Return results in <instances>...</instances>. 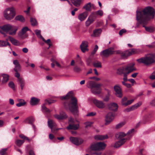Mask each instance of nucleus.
I'll return each mask as SVG.
<instances>
[{
  "instance_id": "nucleus-50",
  "label": "nucleus",
  "mask_w": 155,
  "mask_h": 155,
  "mask_svg": "<svg viewBox=\"0 0 155 155\" xmlns=\"http://www.w3.org/2000/svg\"><path fill=\"white\" fill-rule=\"evenodd\" d=\"M94 21L91 20L89 18H88L87 19L85 22V25L86 26H89Z\"/></svg>"
},
{
  "instance_id": "nucleus-7",
  "label": "nucleus",
  "mask_w": 155,
  "mask_h": 155,
  "mask_svg": "<svg viewBox=\"0 0 155 155\" xmlns=\"http://www.w3.org/2000/svg\"><path fill=\"white\" fill-rule=\"evenodd\" d=\"M48 127L51 129V131L52 132H54L55 130L57 131L59 129H61V128H56L57 126L56 123L54 120L49 119H48Z\"/></svg>"
},
{
  "instance_id": "nucleus-38",
  "label": "nucleus",
  "mask_w": 155,
  "mask_h": 155,
  "mask_svg": "<svg viewBox=\"0 0 155 155\" xmlns=\"http://www.w3.org/2000/svg\"><path fill=\"white\" fill-rule=\"evenodd\" d=\"M42 110L45 113L48 114L50 112V110L48 109L44 104L42 106Z\"/></svg>"
},
{
  "instance_id": "nucleus-21",
  "label": "nucleus",
  "mask_w": 155,
  "mask_h": 155,
  "mask_svg": "<svg viewBox=\"0 0 155 155\" xmlns=\"http://www.w3.org/2000/svg\"><path fill=\"white\" fill-rule=\"evenodd\" d=\"M108 107L110 110L116 111L117 110L118 106L116 103H113L109 104Z\"/></svg>"
},
{
  "instance_id": "nucleus-23",
  "label": "nucleus",
  "mask_w": 155,
  "mask_h": 155,
  "mask_svg": "<svg viewBox=\"0 0 155 155\" xmlns=\"http://www.w3.org/2000/svg\"><path fill=\"white\" fill-rule=\"evenodd\" d=\"M94 139L96 140H102L108 138L107 135H96L94 137Z\"/></svg>"
},
{
  "instance_id": "nucleus-51",
  "label": "nucleus",
  "mask_w": 155,
  "mask_h": 155,
  "mask_svg": "<svg viewBox=\"0 0 155 155\" xmlns=\"http://www.w3.org/2000/svg\"><path fill=\"white\" fill-rule=\"evenodd\" d=\"M96 14V15H99L101 16H102L103 14V12L101 10H99L97 11H96L94 13Z\"/></svg>"
},
{
  "instance_id": "nucleus-54",
  "label": "nucleus",
  "mask_w": 155,
  "mask_h": 155,
  "mask_svg": "<svg viewBox=\"0 0 155 155\" xmlns=\"http://www.w3.org/2000/svg\"><path fill=\"white\" fill-rule=\"evenodd\" d=\"M125 124V123L124 122H122L119 123L118 124H117L116 126V128L117 129H118L119 128H120L122 127L123 126H124Z\"/></svg>"
},
{
  "instance_id": "nucleus-45",
  "label": "nucleus",
  "mask_w": 155,
  "mask_h": 155,
  "mask_svg": "<svg viewBox=\"0 0 155 155\" xmlns=\"http://www.w3.org/2000/svg\"><path fill=\"white\" fill-rule=\"evenodd\" d=\"M24 142V140H17L15 142L16 144L18 147H20Z\"/></svg>"
},
{
  "instance_id": "nucleus-22",
  "label": "nucleus",
  "mask_w": 155,
  "mask_h": 155,
  "mask_svg": "<svg viewBox=\"0 0 155 155\" xmlns=\"http://www.w3.org/2000/svg\"><path fill=\"white\" fill-rule=\"evenodd\" d=\"M11 29H10L8 33L9 35H15L16 31L18 30L17 27L12 25Z\"/></svg>"
},
{
  "instance_id": "nucleus-4",
  "label": "nucleus",
  "mask_w": 155,
  "mask_h": 155,
  "mask_svg": "<svg viewBox=\"0 0 155 155\" xmlns=\"http://www.w3.org/2000/svg\"><path fill=\"white\" fill-rule=\"evenodd\" d=\"M15 13L12 8H8L4 12V16L7 20L12 19L15 16Z\"/></svg>"
},
{
  "instance_id": "nucleus-34",
  "label": "nucleus",
  "mask_w": 155,
  "mask_h": 155,
  "mask_svg": "<svg viewBox=\"0 0 155 155\" xmlns=\"http://www.w3.org/2000/svg\"><path fill=\"white\" fill-rule=\"evenodd\" d=\"M7 45L10 47V45L7 41L0 40V47H5Z\"/></svg>"
},
{
  "instance_id": "nucleus-1",
  "label": "nucleus",
  "mask_w": 155,
  "mask_h": 155,
  "mask_svg": "<svg viewBox=\"0 0 155 155\" xmlns=\"http://www.w3.org/2000/svg\"><path fill=\"white\" fill-rule=\"evenodd\" d=\"M155 11L154 8L147 6L143 10L136 12V19L140 24L145 25L150 18H154Z\"/></svg>"
},
{
  "instance_id": "nucleus-18",
  "label": "nucleus",
  "mask_w": 155,
  "mask_h": 155,
  "mask_svg": "<svg viewBox=\"0 0 155 155\" xmlns=\"http://www.w3.org/2000/svg\"><path fill=\"white\" fill-rule=\"evenodd\" d=\"M97 84L94 81H89L87 82V86L88 88L91 89V91L95 87H98L100 86V84Z\"/></svg>"
},
{
  "instance_id": "nucleus-31",
  "label": "nucleus",
  "mask_w": 155,
  "mask_h": 155,
  "mask_svg": "<svg viewBox=\"0 0 155 155\" xmlns=\"http://www.w3.org/2000/svg\"><path fill=\"white\" fill-rule=\"evenodd\" d=\"M130 55H131L130 53L129 50L122 52L121 54V57L124 58H127V57Z\"/></svg>"
},
{
  "instance_id": "nucleus-42",
  "label": "nucleus",
  "mask_w": 155,
  "mask_h": 155,
  "mask_svg": "<svg viewBox=\"0 0 155 155\" xmlns=\"http://www.w3.org/2000/svg\"><path fill=\"white\" fill-rule=\"evenodd\" d=\"M34 121V119L32 118H28L26 119L25 122V123L30 124H32Z\"/></svg>"
},
{
  "instance_id": "nucleus-62",
  "label": "nucleus",
  "mask_w": 155,
  "mask_h": 155,
  "mask_svg": "<svg viewBox=\"0 0 155 155\" xmlns=\"http://www.w3.org/2000/svg\"><path fill=\"white\" fill-rule=\"evenodd\" d=\"M126 31L125 29H123L120 30L119 32V34L120 35H122V34L125 32Z\"/></svg>"
},
{
  "instance_id": "nucleus-11",
  "label": "nucleus",
  "mask_w": 155,
  "mask_h": 155,
  "mask_svg": "<svg viewBox=\"0 0 155 155\" xmlns=\"http://www.w3.org/2000/svg\"><path fill=\"white\" fill-rule=\"evenodd\" d=\"M93 101L95 105L99 108L103 109L105 107V104L102 101L94 99Z\"/></svg>"
},
{
  "instance_id": "nucleus-2",
  "label": "nucleus",
  "mask_w": 155,
  "mask_h": 155,
  "mask_svg": "<svg viewBox=\"0 0 155 155\" xmlns=\"http://www.w3.org/2000/svg\"><path fill=\"white\" fill-rule=\"evenodd\" d=\"M72 92L70 91L66 96L60 97L61 100H66L71 98V102L68 103L67 101L64 103V106L66 109H69L73 114H76L78 111V106L77 101L76 98L72 96Z\"/></svg>"
},
{
  "instance_id": "nucleus-30",
  "label": "nucleus",
  "mask_w": 155,
  "mask_h": 155,
  "mask_svg": "<svg viewBox=\"0 0 155 155\" xmlns=\"http://www.w3.org/2000/svg\"><path fill=\"white\" fill-rule=\"evenodd\" d=\"M12 26L10 24L6 25L2 27L1 28L4 31L8 33Z\"/></svg>"
},
{
  "instance_id": "nucleus-15",
  "label": "nucleus",
  "mask_w": 155,
  "mask_h": 155,
  "mask_svg": "<svg viewBox=\"0 0 155 155\" xmlns=\"http://www.w3.org/2000/svg\"><path fill=\"white\" fill-rule=\"evenodd\" d=\"M100 84V86L98 87H95L94 88L91 90V92L96 95H98L101 93V87L102 86V84Z\"/></svg>"
},
{
  "instance_id": "nucleus-56",
  "label": "nucleus",
  "mask_w": 155,
  "mask_h": 155,
  "mask_svg": "<svg viewBox=\"0 0 155 155\" xmlns=\"http://www.w3.org/2000/svg\"><path fill=\"white\" fill-rule=\"evenodd\" d=\"M7 150V149H2L0 151V154L1 155H4L6 153V152Z\"/></svg>"
},
{
  "instance_id": "nucleus-3",
  "label": "nucleus",
  "mask_w": 155,
  "mask_h": 155,
  "mask_svg": "<svg viewBox=\"0 0 155 155\" xmlns=\"http://www.w3.org/2000/svg\"><path fill=\"white\" fill-rule=\"evenodd\" d=\"M137 61L146 66H150L155 63V56L152 54H147L144 57L137 59Z\"/></svg>"
},
{
  "instance_id": "nucleus-16",
  "label": "nucleus",
  "mask_w": 155,
  "mask_h": 155,
  "mask_svg": "<svg viewBox=\"0 0 155 155\" xmlns=\"http://www.w3.org/2000/svg\"><path fill=\"white\" fill-rule=\"evenodd\" d=\"M127 140V139H122L115 143L113 146L115 148H118L123 144Z\"/></svg>"
},
{
  "instance_id": "nucleus-44",
  "label": "nucleus",
  "mask_w": 155,
  "mask_h": 155,
  "mask_svg": "<svg viewBox=\"0 0 155 155\" xmlns=\"http://www.w3.org/2000/svg\"><path fill=\"white\" fill-rule=\"evenodd\" d=\"M96 17L97 16L96 15V14L94 13H92L88 18L94 21Z\"/></svg>"
},
{
  "instance_id": "nucleus-46",
  "label": "nucleus",
  "mask_w": 155,
  "mask_h": 155,
  "mask_svg": "<svg viewBox=\"0 0 155 155\" xmlns=\"http://www.w3.org/2000/svg\"><path fill=\"white\" fill-rule=\"evenodd\" d=\"M134 130V129H132L129 130L126 134L130 137H131L133 135Z\"/></svg>"
},
{
  "instance_id": "nucleus-47",
  "label": "nucleus",
  "mask_w": 155,
  "mask_h": 155,
  "mask_svg": "<svg viewBox=\"0 0 155 155\" xmlns=\"http://www.w3.org/2000/svg\"><path fill=\"white\" fill-rule=\"evenodd\" d=\"M35 32L37 37L39 38H43L41 34V31L38 30H35Z\"/></svg>"
},
{
  "instance_id": "nucleus-40",
  "label": "nucleus",
  "mask_w": 155,
  "mask_h": 155,
  "mask_svg": "<svg viewBox=\"0 0 155 155\" xmlns=\"http://www.w3.org/2000/svg\"><path fill=\"white\" fill-rule=\"evenodd\" d=\"M3 79L2 80L3 83H5L7 82L8 80L9 76L8 75L6 74H3L2 75Z\"/></svg>"
},
{
  "instance_id": "nucleus-12",
  "label": "nucleus",
  "mask_w": 155,
  "mask_h": 155,
  "mask_svg": "<svg viewBox=\"0 0 155 155\" xmlns=\"http://www.w3.org/2000/svg\"><path fill=\"white\" fill-rule=\"evenodd\" d=\"M54 117L58 120H61L67 118L68 116L66 114L63 112H61L59 114H55L54 115Z\"/></svg>"
},
{
  "instance_id": "nucleus-58",
  "label": "nucleus",
  "mask_w": 155,
  "mask_h": 155,
  "mask_svg": "<svg viewBox=\"0 0 155 155\" xmlns=\"http://www.w3.org/2000/svg\"><path fill=\"white\" fill-rule=\"evenodd\" d=\"M16 72V73H15V76L18 78V81L20 79H23L22 78H20V74L18 73V71Z\"/></svg>"
},
{
  "instance_id": "nucleus-29",
  "label": "nucleus",
  "mask_w": 155,
  "mask_h": 155,
  "mask_svg": "<svg viewBox=\"0 0 155 155\" xmlns=\"http://www.w3.org/2000/svg\"><path fill=\"white\" fill-rule=\"evenodd\" d=\"M126 135V134H124L123 132H120L117 134L115 135V137L117 139L120 140L122 139H124L123 137H125ZM127 139V140H129L130 139V138Z\"/></svg>"
},
{
  "instance_id": "nucleus-57",
  "label": "nucleus",
  "mask_w": 155,
  "mask_h": 155,
  "mask_svg": "<svg viewBox=\"0 0 155 155\" xmlns=\"http://www.w3.org/2000/svg\"><path fill=\"white\" fill-rule=\"evenodd\" d=\"M9 86L12 88V89H14L15 88V85L13 82H9L8 83Z\"/></svg>"
},
{
  "instance_id": "nucleus-10",
  "label": "nucleus",
  "mask_w": 155,
  "mask_h": 155,
  "mask_svg": "<svg viewBox=\"0 0 155 155\" xmlns=\"http://www.w3.org/2000/svg\"><path fill=\"white\" fill-rule=\"evenodd\" d=\"M71 141L73 144L76 145H79L82 144L83 142V140L81 139L76 137H71L70 138Z\"/></svg>"
},
{
  "instance_id": "nucleus-55",
  "label": "nucleus",
  "mask_w": 155,
  "mask_h": 155,
  "mask_svg": "<svg viewBox=\"0 0 155 155\" xmlns=\"http://www.w3.org/2000/svg\"><path fill=\"white\" fill-rule=\"evenodd\" d=\"M23 102H21L17 104L16 105V106L18 107H20L26 104V103L25 101L24 100H23Z\"/></svg>"
},
{
  "instance_id": "nucleus-25",
  "label": "nucleus",
  "mask_w": 155,
  "mask_h": 155,
  "mask_svg": "<svg viewBox=\"0 0 155 155\" xmlns=\"http://www.w3.org/2000/svg\"><path fill=\"white\" fill-rule=\"evenodd\" d=\"M79 125L78 124H70L67 127L68 130H76L79 128Z\"/></svg>"
},
{
  "instance_id": "nucleus-60",
  "label": "nucleus",
  "mask_w": 155,
  "mask_h": 155,
  "mask_svg": "<svg viewBox=\"0 0 155 155\" xmlns=\"http://www.w3.org/2000/svg\"><path fill=\"white\" fill-rule=\"evenodd\" d=\"M134 101V100L133 99L127 101L126 102L125 106H127L131 104Z\"/></svg>"
},
{
  "instance_id": "nucleus-14",
  "label": "nucleus",
  "mask_w": 155,
  "mask_h": 155,
  "mask_svg": "<svg viewBox=\"0 0 155 155\" xmlns=\"http://www.w3.org/2000/svg\"><path fill=\"white\" fill-rule=\"evenodd\" d=\"M142 104V102H139L136 104L130 107L127 108L124 110L125 112H129L132 110H133L140 106Z\"/></svg>"
},
{
  "instance_id": "nucleus-17",
  "label": "nucleus",
  "mask_w": 155,
  "mask_h": 155,
  "mask_svg": "<svg viewBox=\"0 0 155 155\" xmlns=\"http://www.w3.org/2000/svg\"><path fill=\"white\" fill-rule=\"evenodd\" d=\"M29 30L28 28L27 27H25L23 28L21 31H20L18 34V36L22 38H25L26 36L24 35L26 32Z\"/></svg>"
},
{
  "instance_id": "nucleus-52",
  "label": "nucleus",
  "mask_w": 155,
  "mask_h": 155,
  "mask_svg": "<svg viewBox=\"0 0 155 155\" xmlns=\"http://www.w3.org/2000/svg\"><path fill=\"white\" fill-rule=\"evenodd\" d=\"M30 21L31 25L33 26L36 25L37 24L36 21L34 18H31L30 19Z\"/></svg>"
},
{
  "instance_id": "nucleus-49",
  "label": "nucleus",
  "mask_w": 155,
  "mask_h": 155,
  "mask_svg": "<svg viewBox=\"0 0 155 155\" xmlns=\"http://www.w3.org/2000/svg\"><path fill=\"white\" fill-rule=\"evenodd\" d=\"M42 40L44 41L47 44H48L49 45V47L48 48H49L51 46V40L50 39H48L47 40H45V39L43 38H42Z\"/></svg>"
},
{
  "instance_id": "nucleus-48",
  "label": "nucleus",
  "mask_w": 155,
  "mask_h": 155,
  "mask_svg": "<svg viewBox=\"0 0 155 155\" xmlns=\"http://www.w3.org/2000/svg\"><path fill=\"white\" fill-rule=\"evenodd\" d=\"M93 124L92 122L87 121L84 123L85 125V127L86 128H88L91 127Z\"/></svg>"
},
{
  "instance_id": "nucleus-36",
  "label": "nucleus",
  "mask_w": 155,
  "mask_h": 155,
  "mask_svg": "<svg viewBox=\"0 0 155 155\" xmlns=\"http://www.w3.org/2000/svg\"><path fill=\"white\" fill-rule=\"evenodd\" d=\"M91 4L90 2H89L86 4L83 7V8L85 9L87 11H91Z\"/></svg>"
},
{
  "instance_id": "nucleus-63",
  "label": "nucleus",
  "mask_w": 155,
  "mask_h": 155,
  "mask_svg": "<svg viewBox=\"0 0 155 155\" xmlns=\"http://www.w3.org/2000/svg\"><path fill=\"white\" fill-rule=\"evenodd\" d=\"M96 114V113L94 112H90L89 113H88L86 116H94Z\"/></svg>"
},
{
  "instance_id": "nucleus-64",
  "label": "nucleus",
  "mask_w": 155,
  "mask_h": 155,
  "mask_svg": "<svg viewBox=\"0 0 155 155\" xmlns=\"http://www.w3.org/2000/svg\"><path fill=\"white\" fill-rule=\"evenodd\" d=\"M89 79H94L95 80L97 81H98L100 80V78H96L95 77H90L89 78Z\"/></svg>"
},
{
  "instance_id": "nucleus-32",
  "label": "nucleus",
  "mask_w": 155,
  "mask_h": 155,
  "mask_svg": "<svg viewBox=\"0 0 155 155\" xmlns=\"http://www.w3.org/2000/svg\"><path fill=\"white\" fill-rule=\"evenodd\" d=\"M130 53V55L134 54H139L142 53V51L139 49H132L129 50Z\"/></svg>"
},
{
  "instance_id": "nucleus-37",
  "label": "nucleus",
  "mask_w": 155,
  "mask_h": 155,
  "mask_svg": "<svg viewBox=\"0 0 155 155\" xmlns=\"http://www.w3.org/2000/svg\"><path fill=\"white\" fill-rule=\"evenodd\" d=\"M82 0H74L72 1V3L76 7L79 6Z\"/></svg>"
},
{
  "instance_id": "nucleus-43",
  "label": "nucleus",
  "mask_w": 155,
  "mask_h": 155,
  "mask_svg": "<svg viewBox=\"0 0 155 155\" xmlns=\"http://www.w3.org/2000/svg\"><path fill=\"white\" fill-rule=\"evenodd\" d=\"M20 84V86L21 87V90L23 89V88L25 85V82L24 80L22 79H20L18 81Z\"/></svg>"
},
{
  "instance_id": "nucleus-8",
  "label": "nucleus",
  "mask_w": 155,
  "mask_h": 155,
  "mask_svg": "<svg viewBox=\"0 0 155 155\" xmlns=\"http://www.w3.org/2000/svg\"><path fill=\"white\" fill-rule=\"evenodd\" d=\"M134 64L132 63L128 64L124 68L126 74H128L136 70V69L134 67Z\"/></svg>"
},
{
  "instance_id": "nucleus-9",
  "label": "nucleus",
  "mask_w": 155,
  "mask_h": 155,
  "mask_svg": "<svg viewBox=\"0 0 155 155\" xmlns=\"http://www.w3.org/2000/svg\"><path fill=\"white\" fill-rule=\"evenodd\" d=\"M114 115L112 113H108L106 117L105 125H107L109 124L114 119Z\"/></svg>"
},
{
  "instance_id": "nucleus-35",
  "label": "nucleus",
  "mask_w": 155,
  "mask_h": 155,
  "mask_svg": "<svg viewBox=\"0 0 155 155\" xmlns=\"http://www.w3.org/2000/svg\"><path fill=\"white\" fill-rule=\"evenodd\" d=\"M143 27L145 28V29L146 31L150 32H153L155 31V28L153 27L150 26L149 27H146L144 25Z\"/></svg>"
},
{
  "instance_id": "nucleus-53",
  "label": "nucleus",
  "mask_w": 155,
  "mask_h": 155,
  "mask_svg": "<svg viewBox=\"0 0 155 155\" xmlns=\"http://www.w3.org/2000/svg\"><path fill=\"white\" fill-rule=\"evenodd\" d=\"M127 98L126 97H124L121 100V103L122 105L125 106L127 101Z\"/></svg>"
},
{
  "instance_id": "nucleus-26",
  "label": "nucleus",
  "mask_w": 155,
  "mask_h": 155,
  "mask_svg": "<svg viewBox=\"0 0 155 155\" xmlns=\"http://www.w3.org/2000/svg\"><path fill=\"white\" fill-rule=\"evenodd\" d=\"M39 99L36 97H32L30 101V104L32 105H35L38 104Z\"/></svg>"
},
{
  "instance_id": "nucleus-19",
  "label": "nucleus",
  "mask_w": 155,
  "mask_h": 155,
  "mask_svg": "<svg viewBox=\"0 0 155 155\" xmlns=\"http://www.w3.org/2000/svg\"><path fill=\"white\" fill-rule=\"evenodd\" d=\"M88 45V42L86 41H83L80 45V47L82 51L85 52L88 50L87 48Z\"/></svg>"
},
{
  "instance_id": "nucleus-13",
  "label": "nucleus",
  "mask_w": 155,
  "mask_h": 155,
  "mask_svg": "<svg viewBox=\"0 0 155 155\" xmlns=\"http://www.w3.org/2000/svg\"><path fill=\"white\" fill-rule=\"evenodd\" d=\"M114 88L116 95L119 97H121L123 95L120 87L119 86L116 85L114 86Z\"/></svg>"
},
{
  "instance_id": "nucleus-39",
  "label": "nucleus",
  "mask_w": 155,
  "mask_h": 155,
  "mask_svg": "<svg viewBox=\"0 0 155 155\" xmlns=\"http://www.w3.org/2000/svg\"><path fill=\"white\" fill-rule=\"evenodd\" d=\"M15 19L19 21L22 22H24L25 21L24 17L21 15H19L16 16L15 18Z\"/></svg>"
},
{
  "instance_id": "nucleus-20",
  "label": "nucleus",
  "mask_w": 155,
  "mask_h": 155,
  "mask_svg": "<svg viewBox=\"0 0 155 155\" xmlns=\"http://www.w3.org/2000/svg\"><path fill=\"white\" fill-rule=\"evenodd\" d=\"M88 15V13L87 12H84L79 15L78 18L81 21H82L86 18Z\"/></svg>"
},
{
  "instance_id": "nucleus-28",
  "label": "nucleus",
  "mask_w": 155,
  "mask_h": 155,
  "mask_svg": "<svg viewBox=\"0 0 155 155\" xmlns=\"http://www.w3.org/2000/svg\"><path fill=\"white\" fill-rule=\"evenodd\" d=\"M101 31V29H96L94 31L93 34L91 35V36L92 37H97L100 35Z\"/></svg>"
},
{
  "instance_id": "nucleus-27",
  "label": "nucleus",
  "mask_w": 155,
  "mask_h": 155,
  "mask_svg": "<svg viewBox=\"0 0 155 155\" xmlns=\"http://www.w3.org/2000/svg\"><path fill=\"white\" fill-rule=\"evenodd\" d=\"M9 38L10 41L13 45L15 46H19L20 45V42L10 36L9 37Z\"/></svg>"
},
{
  "instance_id": "nucleus-59",
  "label": "nucleus",
  "mask_w": 155,
  "mask_h": 155,
  "mask_svg": "<svg viewBox=\"0 0 155 155\" xmlns=\"http://www.w3.org/2000/svg\"><path fill=\"white\" fill-rule=\"evenodd\" d=\"M150 78L151 80L155 79V71L151 74L150 77Z\"/></svg>"
},
{
  "instance_id": "nucleus-33",
  "label": "nucleus",
  "mask_w": 155,
  "mask_h": 155,
  "mask_svg": "<svg viewBox=\"0 0 155 155\" xmlns=\"http://www.w3.org/2000/svg\"><path fill=\"white\" fill-rule=\"evenodd\" d=\"M117 73L119 75H122L126 73L125 68L124 67H122L119 68L117 70Z\"/></svg>"
},
{
  "instance_id": "nucleus-5",
  "label": "nucleus",
  "mask_w": 155,
  "mask_h": 155,
  "mask_svg": "<svg viewBox=\"0 0 155 155\" xmlns=\"http://www.w3.org/2000/svg\"><path fill=\"white\" fill-rule=\"evenodd\" d=\"M106 146V144L104 143L99 142L91 144V148L94 150H101L104 149Z\"/></svg>"
},
{
  "instance_id": "nucleus-61",
  "label": "nucleus",
  "mask_w": 155,
  "mask_h": 155,
  "mask_svg": "<svg viewBox=\"0 0 155 155\" xmlns=\"http://www.w3.org/2000/svg\"><path fill=\"white\" fill-rule=\"evenodd\" d=\"M74 71L75 72H78L81 71V69L77 66H75L74 68Z\"/></svg>"
},
{
  "instance_id": "nucleus-41",
  "label": "nucleus",
  "mask_w": 155,
  "mask_h": 155,
  "mask_svg": "<svg viewBox=\"0 0 155 155\" xmlns=\"http://www.w3.org/2000/svg\"><path fill=\"white\" fill-rule=\"evenodd\" d=\"M94 66L96 68H101L102 67L101 63L99 61H96L93 63Z\"/></svg>"
},
{
  "instance_id": "nucleus-6",
  "label": "nucleus",
  "mask_w": 155,
  "mask_h": 155,
  "mask_svg": "<svg viewBox=\"0 0 155 155\" xmlns=\"http://www.w3.org/2000/svg\"><path fill=\"white\" fill-rule=\"evenodd\" d=\"M114 52L113 48H110L101 52L100 55L102 57L107 58L114 54Z\"/></svg>"
},
{
  "instance_id": "nucleus-24",
  "label": "nucleus",
  "mask_w": 155,
  "mask_h": 155,
  "mask_svg": "<svg viewBox=\"0 0 155 155\" xmlns=\"http://www.w3.org/2000/svg\"><path fill=\"white\" fill-rule=\"evenodd\" d=\"M13 64L15 65V68L14 70L15 72L20 70V65L19 62L17 60H15L13 61Z\"/></svg>"
}]
</instances>
